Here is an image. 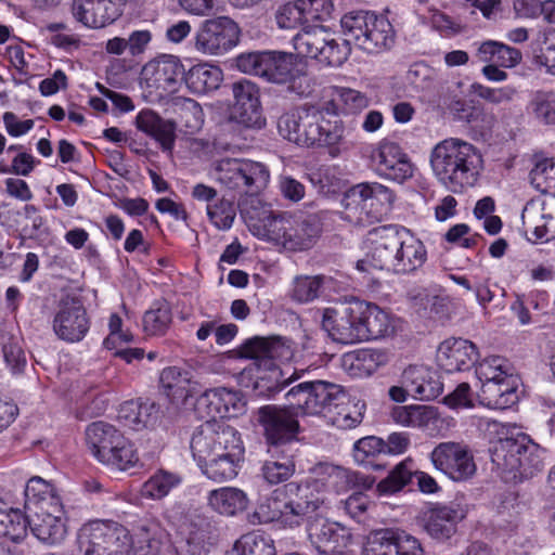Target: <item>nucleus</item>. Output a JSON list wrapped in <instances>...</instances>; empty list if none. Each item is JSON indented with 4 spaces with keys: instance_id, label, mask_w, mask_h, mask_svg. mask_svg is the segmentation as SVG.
Wrapping results in <instances>:
<instances>
[{
    "instance_id": "1",
    "label": "nucleus",
    "mask_w": 555,
    "mask_h": 555,
    "mask_svg": "<svg viewBox=\"0 0 555 555\" xmlns=\"http://www.w3.org/2000/svg\"><path fill=\"white\" fill-rule=\"evenodd\" d=\"M340 25L346 39L317 26L294 37L295 50L299 55L315 59L327 66H340L350 54V41L370 54L388 50L395 43L393 27L385 16L367 11L350 12L341 17Z\"/></svg>"
},
{
    "instance_id": "2",
    "label": "nucleus",
    "mask_w": 555,
    "mask_h": 555,
    "mask_svg": "<svg viewBox=\"0 0 555 555\" xmlns=\"http://www.w3.org/2000/svg\"><path fill=\"white\" fill-rule=\"evenodd\" d=\"M190 449L202 474L215 482L234 479L244 461L241 435L224 422L207 421L197 427Z\"/></svg>"
},
{
    "instance_id": "3",
    "label": "nucleus",
    "mask_w": 555,
    "mask_h": 555,
    "mask_svg": "<svg viewBox=\"0 0 555 555\" xmlns=\"http://www.w3.org/2000/svg\"><path fill=\"white\" fill-rule=\"evenodd\" d=\"M370 250L357 261V269L363 272L386 270L409 275L421 269L427 260L424 243L409 230L382 227L370 231Z\"/></svg>"
},
{
    "instance_id": "4",
    "label": "nucleus",
    "mask_w": 555,
    "mask_h": 555,
    "mask_svg": "<svg viewBox=\"0 0 555 555\" xmlns=\"http://www.w3.org/2000/svg\"><path fill=\"white\" fill-rule=\"evenodd\" d=\"M429 160L435 178L452 193H462L476 185L485 167L480 150L459 138L437 143Z\"/></svg>"
},
{
    "instance_id": "5",
    "label": "nucleus",
    "mask_w": 555,
    "mask_h": 555,
    "mask_svg": "<svg viewBox=\"0 0 555 555\" xmlns=\"http://www.w3.org/2000/svg\"><path fill=\"white\" fill-rule=\"evenodd\" d=\"M279 133L300 146H324L332 156L341 152L345 127L339 120L324 118L321 112L299 106L285 112L278 120Z\"/></svg>"
},
{
    "instance_id": "6",
    "label": "nucleus",
    "mask_w": 555,
    "mask_h": 555,
    "mask_svg": "<svg viewBox=\"0 0 555 555\" xmlns=\"http://www.w3.org/2000/svg\"><path fill=\"white\" fill-rule=\"evenodd\" d=\"M242 357L258 360L264 363L263 369L258 370L254 389L258 396L270 398L280 392L289 383L299 378L294 372L286 376L279 365L272 360L287 362L293 359L294 350L291 341L282 337H254L245 341L238 349Z\"/></svg>"
},
{
    "instance_id": "7",
    "label": "nucleus",
    "mask_w": 555,
    "mask_h": 555,
    "mask_svg": "<svg viewBox=\"0 0 555 555\" xmlns=\"http://www.w3.org/2000/svg\"><path fill=\"white\" fill-rule=\"evenodd\" d=\"M248 229L254 236L289 251L311 248L321 232L315 217L275 215L272 211H264L257 219L249 218Z\"/></svg>"
},
{
    "instance_id": "8",
    "label": "nucleus",
    "mask_w": 555,
    "mask_h": 555,
    "mask_svg": "<svg viewBox=\"0 0 555 555\" xmlns=\"http://www.w3.org/2000/svg\"><path fill=\"white\" fill-rule=\"evenodd\" d=\"M530 181L542 195L527 203L521 215L522 224L535 242L547 241L555 235V193H548L555 189V160H538L530 171Z\"/></svg>"
},
{
    "instance_id": "9",
    "label": "nucleus",
    "mask_w": 555,
    "mask_h": 555,
    "mask_svg": "<svg viewBox=\"0 0 555 555\" xmlns=\"http://www.w3.org/2000/svg\"><path fill=\"white\" fill-rule=\"evenodd\" d=\"M374 482L375 479L370 475L321 462L309 469L308 479L304 485H299V489H307L305 501L313 504L308 507L309 512L313 513L324 503V493H340L352 488L371 489Z\"/></svg>"
},
{
    "instance_id": "10",
    "label": "nucleus",
    "mask_w": 555,
    "mask_h": 555,
    "mask_svg": "<svg viewBox=\"0 0 555 555\" xmlns=\"http://www.w3.org/2000/svg\"><path fill=\"white\" fill-rule=\"evenodd\" d=\"M210 178L224 190L237 195H258L270 182V170L261 162L245 158H221L212 163Z\"/></svg>"
},
{
    "instance_id": "11",
    "label": "nucleus",
    "mask_w": 555,
    "mask_h": 555,
    "mask_svg": "<svg viewBox=\"0 0 555 555\" xmlns=\"http://www.w3.org/2000/svg\"><path fill=\"white\" fill-rule=\"evenodd\" d=\"M307 489H299V485L289 482L259 504L256 515L261 522H281L283 526H299L310 514L308 507L313 506L306 502Z\"/></svg>"
},
{
    "instance_id": "12",
    "label": "nucleus",
    "mask_w": 555,
    "mask_h": 555,
    "mask_svg": "<svg viewBox=\"0 0 555 555\" xmlns=\"http://www.w3.org/2000/svg\"><path fill=\"white\" fill-rule=\"evenodd\" d=\"M393 201L392 191L382 183H360L345 193L341 217L352 224L364 227L378 219V207L389 206Z\"/></svg>"
},
{
    "instance_id": "13",
    "label": "nucleus",
    "mask_w": 555,
    "mask_h": 555,
    "mask_svg": "<svg viewBox=\"0 0 555 555\" xmlns=\"http://www.w3.org/2000/svg\"><path fill=\"white\" fill-rule=\"evenodd\" d=\"M130 531L120 524L92 520L78 531L77 541L82 555H129Z\"/></svg>"
},
{
    "instance_id": "14",
    "label": "nucleus",
    "mask_w": 555,
    "mask_h": 555,
    "mask_svg": "<svg viewBox=\"0 0 555 555\" xmlns=\"http://www.w3.org/2000/svg\"><path fill=\"white\" fill-rule=\"evenodd\" d=\"M285 397L289 406L299 415L326 416L344 396L338 385L315 380L292 387Z\"/></svg>"
},
{
    "instance_id": "15",
    "label": "nucleus",
    "mask_w": 555,
    "mask_h": 555,
    "mask_svg": "<svg viewBox=\"0 0 555 555\" xmlns=\"http://www.w3.org/2000/svg\"><path fill=\"white\" fill-rule=\"evenodd\" d=\"M541 449L524 433L501 438L493 447V464L503 470L515 472L521 467L539 468Z\"/></svg>"
},
{
    "instance_id": "16",
    "label": "nucleus",
    "mask_w": 555,
    "mask_h": 555,
    "mask_svg": "<svg viewBox=\"0 0 555 555\" xmlns=\"http://www.w3.org/2000/svg\"><path fill=\"white\" fill-rule=\"evenodd\" d=\"M429 461L436 470L456 482L469 480L477 470L472 450L462 442H439L429 453Z\"/></svg>"
},
{
    "instance_id": "17",
    "label": "nucleus",
    "mask_w": 555,
    "mask_h": 555,
    "mask_svg": "<svg viewBox=\"0 0 555 555\" xmlns=\"http://www.w3.org/2000/svg\"><path fill=\"white\" fill-rule=\"evenodd\" d=\"M240 40L237 24L228 16L204 21L194 37V48L205 55H222L233 49Z\"/></svg>"
},
{
    "instance_id": "18",
    "label": "nucleus",
    "mask_w": 555,
    "mask_h": 555,
    "mask_svg": "<svg viewBox=\"0 0 555 555\" xmlns=\"http://www.w3.org/2000/svg\"><path fill=\"white\" fill-rule=\"evenodd\" d=\"M184 66L178 56L162 54L142 68L141 80L150 93L165 98L176 92L183 81Z\"/></svg>"
},
{
    "instance_id": "19",
    "label": "nucleus",
    "mask_w": 555,
    "mask_h": 555,
    "mask_svg": "<svg viewBox=\"0 0 555 555\" xmlns=\"http://www.w3.org/2000/svg\"><path fill=\"white\" fill-rule=\"evenodd\" d=\"M371 159L380 178L397 183L410 180L416 170L415 165L400 144L386 139L374 147Z\"/></svg>"
},
{
    "instance_id": "20",
    "label": "nucleus",
    "mask_w": 555,
    "mask_h": 555,
    "mask_svg": "<svg viewBox=\"0 0 555 555\" xmlns=\"http://www.w3.org/2000/svg\"><path fill=\"white\" fill-rule=\"evenodd\" d=\"M263 77L274 83H286L288 89L305 96L312 92L311 79L296 57L283 52H268Z\"/></svg>"
},
{
    "instance_id": "21",
    "label": "nucleus",
    "mask_w": 555,
    "mask_h": 555,
    "mask_svg": "<svg viewBox=\"0 0 555 555\" xmlns=\"http://www.w3.org/2000/svg\"><path fill=\"white\" fill-rule=\"evenodd\" d=\"M299 414L287 406L266 405L259 409V422L269 444L279 446L297 439L300 425Z\"/></svg>"
},
{
    "instance_id": "22",
    "label": "nucleus",
    "mask_w": 555,
    "mask_h": 555,
    "mask_svg": "<svg viewBox=\"0 0 555 555\" xmlns=\"http://www.w3.org/2000/svg\"><path fill=\"white\" fill-rule=\"evenodd\" d=\"M358 301L341 309L326 308L323 310L322 327L328 336L339 344L352 345L362 343L361 320Z\"/></svg>"
},
{
    "instance_id": "23",
    "label": "nucleus",
    "mask_w": 555,
    "mask_h": 555,
    "mask_svg": "<svg viewBox=\"0 0 555 555\" xmlns=\"http://www.w3.org/2000/svg\"><path fill=\"white\" fill-rule=\"evenodd\" d=\"M234 104L230 111V119L251 129L266 126V118L260 104V93L257 86L249 80H241L233 85Z\"/></svg>"
},
{
    "instance_id": "24",
    "label": "nucleus",
    "mask_w": 555,
    "mask_h": 555,
    "mask_svg": "<svg viewBox=\"0 0 555 555\" xmlns=\"http://www.w3.org/2000/svg\"><path fill=\"white\" fill-rule=\"evenodd\" d=\"M90 328V320L80 300L65 298L59 304L53 319V331L56 336L68 343L83 339Z\"/></svg>"
},
{
    "instance_id": "25",
    "label": "nucleus",
    "mask_w": 555,
    "mask_h": 555,
    "mask_svg": "<svg viewBox=\"0 0 555 555\" xmlns=\"http://www.w3.org/2000/svg\"><path fill=\"white\" fill-rule=\"evenodd\" d=\"M363 555H424V551L421 542L413 535L382 529L367 537Z\"/></svg>"
},
{
    "instance_id": "26",
    "label": "nucleus",
    "mask_w": 555,
    "mask_h": 555,
    "mask_svg": "<svg viewBox=\"0 0 555 555\" xmlns=\"http://www.w3.org/2000/svg\"><path fill=\"white\" fill-rule=\"evenodd\" d=\"M310 542L319 551L326 555L340 554L351 541V532L348 528L335 521L315 518L308 525Z\"/></svg>"
},
{
    "instance_id": "27",
    "label": "nucleus",
    "mask_w": 555,
    "mask_h": 555,
    "mask_svg": "<svg viewBox=\"0 0 555 555\" xmlns=\"http://www.w3.org/2000/svg\"><path fill=\"white\" fill-rule=\"evenodd\" d=\"M29 528L34 535L43 543L53 545L64 541L67 528L63 503L33 511Z\"/></svg>"
},
{
    "instance_id": "28",
    "label": "nucleus",
    "mask_w": 555,
    "mask_h": 555,
    "mask_svg": "<svg viewBox=\"0 0 555 555\" xmlns=\"http://www.w3.org/2000/svg\"><path fill=\"white\" fill-rule=\"evenodd\" d=\"M243 396L235 390L219 387L206 390L197 399V409L207 417H235L245 411Z\"/></svg>"
},
{
    "instance_id": "29",
    "label": "nucleus",
    "mask_w": 555,
    "mask_h": 555,
    "mask_svg": "<svg viewBox=\"0 0 555 555\" xmlns=\"http://www.w3.org/2000/svg\"><path fill=\"white\" fill-rule=\"evenodd\" d=\"M466 514V506L459 502L437 505L426 514L425 531L435 540L446 541L455 533L457 522L464 519Z\"/></svg>"
},
{
    "instance_id": "30",
    "label": "nucleus",
    "mask_w": 555,
    "mask_h": 555,
    "mask_svg": "<svg viewBox=\"0 0 555 555\" xmlns=\"http://www.w3.org/2000/svg\"><path fill=\"white\" fill-rule=\"evenodd\" d=\"M477 358V347L463 338L446 339L439 345L437 351L438 365L448 373L469 369Z\"/></svg>"
},
{
    "instance_id": "31",
    "label": "nucleus",
    "mask_w": 555,
    "mask_h": 555,
    "mask_svg": "<svg viewBox=\"0 0 555 555\" xmlns=\"http://www.w3.org/2000/svg\"><path fill=\"white\" fill-rule=\"evenodd\" d=\"M72 10L77 21L91 28L105 27L120 15L113 0H74Z\"/></svg>"
},
{
    "instance_id": "32",
    "label": "nucleus",
    "mask_w": 555,
    "mask_h": 555,
    "mask_svg": "<svg viewBox=\"0 0 555 555\" xmlns=\"http://www.w3.org/2000/svg\"><path fill=\"white\" fill-rule=\"evenodd\" d=\"M125 435L114 425L98 421L89 424L85 430V441L92 456L103 464L112 450Z\"/></svg>"
},
{
    "instance_id": "33",
    "label": "nucleus",
    "mask_w": 555,
    "mask_h": 555,
    "mask_svg": "<svg viewBox=\"0 0 555 555\" xmlns=\"http://www.w3.org/2000/svg\"><path fill=\"white\" fill-rule=\"evenodd\" d=\"M402 384L418 400H434L442 392V384L437 373L424 365L406 367L402 374Z\"/></svg>"
},
{
    "instance_id": "34",
    "label": "nucleus",
    "mask_w": 555,
    "mask_h": 555,
    "mask_svg": "<svg viewBox=\"0 0 555 555\" xmlns=\"http://www.w3.org/2000/svg\"><path fill=\"white\" fill-rule=\"evenodd\" d=\"M363 341L378 339L393 333L392 317L375 304L358 301Z\"/></svg>"
},
{
    "instance_id": "35",
    "label": "nucleus",
    "mask_w": 555,
    "mask_h": 555,
    "mask_svg": "<svg viewBox=\"0 0 555 555\" xmlns=\"http://www.w3.org/2000/svg\"><path fill=\"white\" fill-rule=\"evenodd\" d=\"M163 392L172 402H185L197 390V383L191 374L177 366L165 367L159 375Z\"/></svg>"
},
{
    "instance_id": "36",
    "label": "nucleus",
    "mask_w": 555,
    "mask_h": 555,
    "mask_svg": "<svg viewBox=\"0 0 555 555\" xmlns=\"http://www.w3.org/2000/svg\"><path fill=\"white\" fill-rule=\"evenodd\" d=\"M164 539L165 531L158 522H143L130 533L129 555H159Z\"/></svg>"
},
{
    "instance_id": "37",
    "label": "nucleus",
    "mask_w": 555,
    "mask_h": 555,
    "mask_svg": "<svg viewBox=\"0 0 555 555\" xmlns=\"http://www.w3.org/2000/svg\"><path fill=\"white\" fill-rule=\"evenodd\" d=\"M387 354L377 349H360L343 357L345 370L353 377H367L387 364Z\"/></svg>"
},
{
    "instance_id": "38",
    "label": "nucleus",
    "mask_w": 555,
    "mask_h": 555,
    "mask_svg": "<svg viewBox=\"0 0 555 555\" xmlns=\"http://www.w3.org/2000/svg\"><path fill=\"white\" fill-rule=\"evenodd\" d=\"M370 105L366 94L356 89L334 86L330 88V100L325 103V111L333 115L354 114Z\"/></svg>"
},
{
    "instance_id": "39",
    "label": "nucleus",
    "mask_w": 555,
    "mask_h": 555,
    "mask_svg": "<svg viewBox=\"0 0 555 555\" xmlns=\"http://www.w3.org/2000/svg\"><path fill=\"white\" fill-rule=\"evenodd\" d=\"M137 128L155 139L164 150H171L176 139V126L164 120L153 111H141L135 117Z\"/></svg>"
},
{
    "instance_id": "40",
    "label": "nucleus",
    "mask_w": 555,
    "mask_h": 555,
    "mask_svg": "<svg viewBox=\"0 0 555 555\" xmlns=\"http://www.w3.org/2000/svg\"><path fill=\"white\" fill-rule=\"evenodd\" d=\"M391 420L399 426L425 429L439 420L436 408L424 404L397 405L390 412Z\"/></svg>"
},
{
    "instance_id": "41",
    "label": "nucleus",
    "mask_w": 555,
    "mask_h": 555,
    "mask_svg": "<svg viewBox=\"0 0 555 555\" xmlns=\"http://www.w3.org/2000/svg\"><path fill=\"white\" fill-rule=\"evenodd\" d=\"M223 80L220 67L208 63H201L184 70L183 81L194 94H205L217 90Z\"/></svg>"
},
{
    "instance_id": "42",
    "label": "nucleus",
    "mask_w": 555,
    "mask_h": 555,
    "mask_svg": "<svg viewBox=\"0 0 555 555\" xmlns=\"http://www.w3.org/2000/svg\"><path fill=\"white\" fill-rule=\"evenodd\" d=\"M475 57L485 64H496L503 68L516 67L522 60L518 49L495 40H486L477 47Z\"/></svg>"
},
{
    "instance_id": "43",
    "label": "nucleus",
    "mask_w": 555,
    "mask_h": 555,
    "mask_svg": "<svg viewBox=\"0 0 555 555\" xmlns=\"http://www.w3.org/2000/svg\"><path fill=\"white\" fill-rule=\"evenodd\" d=\"M208 506L223 516H235L248 505L246 493L235 487H222L211 490L207 495Z\"/></svg>"
},
{
    "instance_id": "44",
    "label": "nucleus",
    "mask_w": 555,
    "mask_h": 555,
    "mask_svg": "<svg viewBox=\"0 0 555 555\" xmlns=\"http://www.w3.org/2000/svg\"><path fill=\"white\" fill-rule=\"evenodd\" d=\"M478 397L482 405L498 410H504L511 406L517 399L512 380L481 383Z\"/></svg>"
},
{
    "instance_id": "45",
    "label": "nucleus",
    "mask_w": 555,
    "mask_h": 555,
    "mask_svg": "<svg viewBox=\"0 0 555 555\" xmlns=\"http://www.w3.org/2000/svg\"><path fill=\"white\" fill-rule=\"evenodd\" d=\"M26 506L33 512L62 503L55 487L39 476L31 477L25 487Z\"/></svg>"
},
{
    "instance_id": "46",
    "label": "nucleus",
    "mask_w": 555,
    "mask_h": 555,
    "mask_svg": "<svg viewBox=\"0 0 555 555\" xmlns=\"http://www.w3.org/2000/svg\"><path fill=\"white\" fill-rule=\"evenodd\" d=\"M331 282L332 279L325 275H298L294 278L288 295L294 301L307 304L317 299Z\"/></svg>"
},
{
    "instance_id": "47",
    "label": "nucleus",
    "mask_w": 555,
    "mask_h": 555,
    "mask_svg": "<svg viewBox=\"0 0 555 555\" xmlns=\"http://www.w3.org/2000/svg\"><path fill=\"white\" fill-rule=\"evenodd\" d=\"M28 527L29 519L22 511L9 507L0 499V537L17 542L27 534Z\"/></svg>"
},
{
    "instance_id": "48",
    "label": "nucleus",
    "mask_w": 555,
    "mask_h": 555,
    "mask_svg": "<svg viewBox=\"0 0 555 555\" xmlns=\"http://www.w3.org/2000/svg\"><path fill=\"white\" fill-rule=\"evenodd\" d=\"M182 481L180 475L164 469L153 474L141 488L142 496L152 500H160L169 494Z\"/></svg>"
},
{
    "instance_id": "49",
    "label": "nucleus",
    "mask_w": 555,
    "mask_h": 555,
    "mask_svg": "<svg viewBox=\"0 0 555 555\" xmlns=\"http://www.w3.org/2000/svg\"><path fill=\"white\" fill-rule=\"evenodd\" d=\"M103 465L119 472L135 468L140 465L138 450L134 444L124 436L118 442V446L112 450V453L103 462Z\"/></svg>"
},
{
    "instance_id": "50",
    "label": "nucleus",
    "mask_w": 555,
    "mask_h": 555,
    "mask_svg": "<svg viewBox=\"0 0 555 555\" xmlns=\"http://www.w3.org/2000/svg\"><path fill=\"white\" fill-rule=\"evenodd\" d=\"M476 375L480 383H502L503 380H512L513 369L505 358L493 356L483 359L478 364Z\"/></svg>"
},
{
    "instance_id": "51",
    "label": "nucleus",
    "mask_w": 555,
    "mask_h": 555,
    "mask_svg": "<svg viewBox=\"0 0 555 555\" xmlns=\"http://www.w3.org/2000/svg\"><path fill=\"white\" fill-rule=\"evenodd\" d=\"M364 403H340L336 401L331 412L325 416L340 429H351L358 426L363 420Z\"/></svg>"
},
{
    "instance_id": "52",
    "label": "nucleus",
    "mask_w": 555,
    "mask_h": 555,
    "mask_svg": "<svg viewBox=\"0 0 555 555\" xmlns=\"http://www.w3.org/2000/svg\"><path fill=\"white\" fill-rule=\"evenodd\" d=\"M153 410V404L127 401L119 410V417L133 430H140L151 424Z\"/></svg>"
},
{
    "instance_id": "53",
    "label": "nucleus",
    "mask_w": 555,
    "mask_h": 555,
    "mask_svg": "<svg viewBox=\"0 0 555 555\" xmlns=\"http://www.w3.org/2000/svg\"><path fill=\"white\" fill-rule=\"evenodd\" d=\"M231 555H275V550L263 534L249 532L235 542Z\"/></svg>"
},
{
    "instance_id": "54",
    "label": "nucleus",
    "mask_w": 555,
    "mask_h": 555,
    "mask_svg": "<svg viewBox=\"0 0 555 555\" xmlns=\"http://www.w3.org/2000/svg\"><path fill=\"white\" fill-rule=\"evenodd\" d=\"M171 322V310L169 306L164 302L145 312L143 317V328L147 335L160 336L168 331Z\"/></svg>"
},
{
    "instance_id": "55",
    "label": "nucleus",
    "mask_w": 555,
    "mask_h": 555,
    "mask_svg": "<svg viewBox=\"0 0 555 555\" xmlns=\"http://www.w3.org/2000/svg\"><path fill=\"white\" fill-rule=\"evenodd\" d=\"M2 353L7 367L13 375L21 374L26 367L27 360L22 347V339L15 335L4 337Z\"/></svg>"
},
{
    "instance_id": "56",
    "label": "nucleus",
    "mask_w": 555,
    "mask_h": 555,
    "mask_svg": "<svg viewBox=\"0 0 555 555\" xmlns=\"http://www.w3.org/2000/svg\"><path fill=\"white\" fill-rule=\"evenodd\" d=\"M206 214L209 221L218 230H229L235 220L236 210L233 203L221 196L210 206H206Z\"/></svg>"
},
{
    "instance_id": "57",
    "label": "nucleus",
    "mask_w": 555,
    "mask_h": 555,
    "mask_svg": "<svg viewBox=\"0 0 555 555\" xmlns=\"http://www.w3.org/2000/svg\"><path fill=\"white\" fill-rule=\"evenodd\" d=\"M178 115L181 125L188 133H195L204 124V113L201 105L192 99H183L178 104Z\"/></svg>"
},
{
    "instance_id": "58",
    "label": "nucleus",
    "mask_w": 555,
    "mask_h": 555,
    "mask_svg": "<svg viewBox=\"0 0 555 555\" xmlns=\"http://www.w3.org/2000/svg\"><path fill=\"white\" fill-rule=\"evenodd\" d=\"M534 117L546 125H555V92L538 91L530 102Z\"/></svg>"
},
{
    "instance_id": "59",
    "label": "nucleus",
    "mask_w": 555,
    "mask_h": 555,
    "mask_svg": "<svg viewBox=\"0 0 555 555\" xmlns=\"http://www.w3.org/2000/svg\"><path fill=\"white\" fill-rule=\"evenodd\" d=\"M305 24L324 22L334 12L332 0H299Z\"/></svg>"
},
{
    "instance_id": "60",
    "label": "nucleus",
    "mask_w": 555,
    "mask_h": 555,
    "mask_svg": "<svg viewBox=\"0 0 555 555\" xmlns=\"http://www.w3.org/2000/svg\"><path fill=\"white\" fill-rule=\"evenodd\" d=\"M261 472L266 481L276 485L293 476L295 464L291 459H284L283 461L269 460L262 465Z\"/></svg>"
},
{
    "instance_id": "61",
    "label": "nucleus",
    "mask_w": 555,
    "mask_h": 555,
    "mask_svg": "<svg viewBox=\"0 0 555 555\" xmlns=\"http://www.w3.org/2000/svg\"><path fill=\"white\" fill-rule=\"evenodd\" d=\"M275 21L282 29H295L305 25L299 0L288 1L279 7Z\"/></svg>"
},
{
    "instance_id": "62",
    "label": "nucleus",
    "mask_w": 555,
    "mask_h": 555,
    "mask_svg": "<svg viewBox=\"0 0 555 555\" xmlns=\"http://www.w3.org/2000/svg\"><path fill=\"white\" fill-rule=\"evenodd\" d=\"M380 453H384V440L375 436L363 437L357 440L353 446V459L360 464Z\"/></svg>"
},
{
    "instance_id": "63",
    "label": "nucleus",
    "mask_w": 555,
    "mask_h": 555,
    "mask_svg": "<svg viewBox=\"0 0 555 555\" xmlns=\"http://www.w3.org/2000/svg\"><path fill=\"white\" fill-rule=\"evenodd\" d=\"M472 88L479 98L493 104L509 102L517 93L516 88L512 86L491 88L481 83H474Z\"/></svg>"
},
{
    "instance_id": "64",
    "label": "nucleus",
    "mask_w": 555,
    "mask_h": 555,
    "mask_svg": "<svg viewBox=\"0 0 555 555\" xmlns=\"http://www.w3.org/2000/svg\"><path fill=\"white\" fill-rule=\"evenodd\" d=\"M268 52L244 53L236 57V67L245 74L263 77Z\"/></svg>"
}]
</instances>
